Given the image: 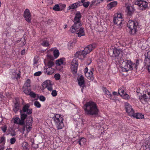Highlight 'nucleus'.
I'll return each mask as SVG.
<instances>
[{"mask_svg":"<svg viewBox=\"0 0 150 150\" xmlns=\"http://www.w3.org/2000/svg\"><path fill=\"white\" fill-rule=\"evenodd\" d=\"M83 109L86 114L94 116H96L99 112L96 103L91 101L87 102L84 105Z\"/></svg>","mask_w":150,"mask_h":150,"instance_id":"nucleus-1","label":"nucleus"},{"mask_svg":"<svg viewBox=\"0 0 150 150\" xmlns=\"http://www.w3.org/2000/svg\"><path fill=\"white\" fill-rule=\"evenodd\" d=\"M96 45L95 44H90L84 48V50L81 51L77 52L74 54L76 58H78L81 59L83 57L86 55L87 54L89 53L93 50L95 48Z\"/></svg>","mask_w":150,"mask_h":150,"instance_id":"nucleus-2","label":"nucleus"},{"mask_svg":"<svg viewBox=\"0 0 150 150\" xmlns=\"http://www.w3.org/2000/svg\"><path fill=\"white\" fill-rule=\"evenodd\" d=\"M29 104H27L23 106V108L22 110H20V113L21 114V120L23 121L25 123L24 120L27 117V115L25 113H22L23 112H27V114L28 115L31 114L32 112V109H29L30 106Z\"/></svg>","mask_w":150,"mask_h":150,"instance_id":"nucleus-3","label":"nucleus"},{"mask_svg":"<svg viewBox=\"0 0 150 150\" xmlns=\"http://www.w3.org/2000/svg\"><path fill=\"white\" fill-rule=\"evenodd\" d=\"M55 124L58 129H62L64 127L63 119L59 114H56L52 117Z\"/></svg>","mask_w":150,"mask_h":150,"instance_id":"nucleus-4","label":"nucleus"},{"mask_svg":"<svg viewBox=\"0 0 150 150\" xmlns=\"http://www.w3.org/2000/svg\"><path fill=\"white\" fill-rule=\"evenodd\" d=\"M134 64L130 60H126L123 61L121 64L122 70L124 72H127L129 70H132L133 69Z\"/></svg>","mask_w":150,"mask_h":150,"instance_id":"nucleus-5","label":"nucleus"},{"mask_svg":"<svg viewBox=\"0 0 150 150\" xmlns=\"http://www.w3.org/2000/svg\"><path fill=\"white\" fill-rule=\"evenodd\" d=\"M127 26L130 30V33L134 35L137 31V28L138 26V23L135 21L129 20L127 23Z\"/></svg>","mask_w":150,"mask_h":150,"instance_id":"nucleus-6","label":"nucleus"},{"mask_svg":"<svg viewBox=\"0 0 150 150\" xmlns=\"http://www.w3.org/2000/svg\"><path fill=\"white\" fill-rule=\"evenodd\" d=\"M78 66V60L76 58L72 60L71 63V69L72 73L76 74L77 72V68Z\"/></svg>","mask_w":150,"mask_h":150,"instance_id":"nucleus-7","label":"nucleus"},{"mask_svg":"<svg viewBox=\"0 0 150 150\" xmlns=\"http://www.w3.org/2000/svg\"><path fill=\"white\" fill-rule=\"evenodd\" d=\"M135 5H137L140 10H144L147 7V2L143 0H139L135 2Z\"/></svg>","mask_w":150,"mask_h":150,"instance_id":"nucleus-8","label":"nucleus"},{"mask_svg":"<svg viewBox=\"0 0 150 150\" xmlns=\"http://www.w3.org/2000/svg\"><path fill=\"white\" fill-rule=\"evenodd\" d=\"M149 99H150V92H148L147 91L145 93L139 96V100L142 103L147 101Z\"/></svg>","mask_w":150,"mask_h":150,"instance_id":"nucleus-9","label":"nucleus"},{"mask_svg":"<svg viewBox=\"0 0 150 150\" xmlns=\"http://www.w3.org/2000/svg\"><path fill=\"white\" fill-rule=\"evenodd\" d=\"M33 121L32 117L30 116L27 118L26 121V123L25 125V127L26 128L27 132H28L30 131L32 128V122Z\"/></svg>","mask_w":150,"mask_h":150,"instance_id":"nucleus-10","label":"nucleus"},{"mask_svg":"<svg viewBox=\"0 0 150 150\" xmlns=\"http://www.w3.org/2000/svg\"><path fill=\"white\" fill-rule=\"evenodd\" d=\"M125 7L126 8L125 11L127 15L129 16H132L135 11L134 7L128 4H126Z\"/></svg>","mask_w":150,"mask_h":150,"instance_id":"nucleus-11","label":"nucleus"},{"mask_svg":"<svg viewBox=\"0 0 150 150\" xmlns=\"http://www.w3.org/2000/svg\"><path fill=\"white\" fill-rule=\"evenodd\" d=\"M125 106L126 112L129 115L131 116L133 115L134 111L131 106L128 103H126L125 104Z\"/></svg>","mask_w":150,"mask_h":150,"instance_id":"nucleus-12","label":"nucleus"},{"mask_svg":"<svg viewBox=\"0 0 150 150\" xmlns=\"http://www.w3.org/2000/svg\"><path fill=\"white\" fill-rule=\"evenodd\" d=\"M24 16L26 21L29 23H31V15L28 9H26L25 10L24 13Z\"/></svg>","mask_w":150,"mask_h":150,"instance_id":"nucleus-13","label":"nucleus"},{"mask_svg":"<svg viewBox=\"0 0 150 150\" xmlns=\"http://www.w3.org/2000/svg\"><path fill=\"white\" fill-rule=\"evenodd\" d=\"M43 88H47V89L50 91L52 90V88L51 83V82L50 80H47L44 82L42 84Z\"/></svg>","mask_w":150,"mask_h":150,"instance_id":"nucleus-14","label":"nucleus"},{"mask_svg":"<svg viewBox=\"0 0 150 150\" xmlns=\"http://www.w3.org/2000/svg\"><path fill=\"white\" fill-rule=\"evenodd\" d=\"M144 63L145 65H149L150 64V50L144 54Z\"/></svg>","mask_w":150,"mask_h":150,"instance_id":"nucleus-15","label":"nucleus"},{"mask_svg":"<svg viewBox=\"0 0 150 150\" xmlns=\"http://www.w3.org/2000/svg\"><path fill=\"white\" fill-rule=\"evenodd\" d=\"M123 21V18H117L114 17L113 22L114 23L119 26V28H121V24L122 23V22Z\"/></svg>","mask_w":150,"mask_h":150,"instance_id":"nucleus-16","label":"nucleus"},{"mask_svg":"<svg viewBox=\"0 0 150 150\" xmlns=\"http://www.w3.org/2000/svg\"><path fill=\"white\" fill-rule=\"evenodd\" d=\"M54 70L51 67L44 68V71L45 74L47 75H51L54 73Z\"/></svg>","mask_w":150,"mask_h":150,"instance_id":"nucleus-17","label":"nucleus"},{"mask_svg":"<svg viewBox=\"0 0 150 150\" xmlns=\"http://www.w3.org/2000/svg\"><path fill=\"white\" fill-rule=\"evenodd\" d=\"M81 14L79 12H78L76 13L74 20V22H81Z\"/></svg>","mask_w":150,"mask_h":150,"instance_id":"nucleus-18","label":"nucleus"},{"mask_svg":"<svg viewBox=\"0 0 150 150\" xmlns=\"http://www.w3.org/2000/svg\"><path fill=\"white\" fill-rule=\"evenodd\" d=\"M16 100L13 108V110L15 113H16L19 110L20 104Z\"/></svg>","mask_w":150,"mask_h":150,"instance_id":"nucleus-19","label":"nucleus"},{"mask_svg":"<svg viewBox=\"0 0 150 150\" xmlns=\"http://www.w3.org/2000/svg\"><path fill=\"white\" fill-rule=\"evenodd\" d=\"M80 4V3H78L77 2L76 3L71 4L68 8V9L70 10L76 8L78 7L81 6V4Z\"/></svg>","mask_w":150,"mask_h":150,"instance_id":"nucleus-20","label":"nucleus"},{"mask_svg":"<svg viewBox=\"0 0 150 150\" xmlns=\"http://www.w3.org/2000/svg\"><path fill=\"white\" fill-rule=\"evenodd\" d=\"M76 34L78 35V37H79L84 36L85 33L84 30V28H81L79 30H77Z\"/></svg>","mask_w":150,"mask_h":150,"instance_id":"nucleus-21","label":"nucleus"},{"mask_svg":"<svg viewBox=\"0 0 150 150\" xmlns=\"http://www.w3.org/2000/svg\"><path fill=\"white\" fill-rule=\"evenodd\" d=\"M78 84L80 86H82V87L84 86L85 81L84 78L83 76H81L78 79Z\"/></svg>","mask_w":150,"mask_h":150,"instance_id":"nucleus-22","label":"nucleus"},{"mask_svg":"<svg viewBox=\"0 0 150 150\" xmlns=\"http://www.w3.org/2000/svg\"><path fill=\"white\" fill-rule=\"evenodd\" d=\"M86 77L89 79L93 80L94 79L92 71H90L85 74Z\"/></svg>","mask_w":150,"mask_h":150,"instance_id":"nucleus-23","label":"nucleus"},{"mask_svg":"<svg viewBox=\"0 0 150 150\" xmlns=\"http://www.w3.org/2000/svg\"><path fill=\"white\" fill-rule=\"evenodd\" d=\"M14 123L16 124H19L20 125H24L25 123L23 121H21V120L18 117H16L14 119Z\"/></svg>","mask_w":150,"mask_h":150,"instance_id":"nucleus-24","label":"nucleus"},{"mask_svg":"<svg viewBox=\"0 0 150 150\" xmlns=\"http://www.w3.org/2000/svg\"><path fill=\"white\" fill-rule=\"evenodd\" d=\"M117 4L116 1H114L111 2L107 5V8L108 10H110L114 7L116 6Z\"/></svg>","mask_w":150,"mask_h":150,"instance_id":"nucleus-25","label":"nucleus"},{"mask_svg":"<svg viewBox=\"0 0 150 150\" xmlns=\"http://www.w3.org/2000/svg\"><path fill=\"white\" fill-rule=\"evenodd\" d=\"M144 115L141 113H134V112L133 115L131 116H132L137 119H142L144 118Z\"/></svg>","mask_w":150,"mask_h":150,"instance_id":"nucleus-26","label":"nucleus"},{"mask_svg":"<svg viewBox=\"0 0 150 150\" xmlns=\"http://www.w3.org/2000/svg\"><path fill=\"white\" fill-rule=\"evenodd\" d=\"M121 51L120 50H118L117 49L115 48L113 50V56L117 57L119 56Z\"/></svg>","mask_w":150,"mask_h":150,"instance_id":"nucleus-27","label":"nucleus"},{"mask_svg":"<svg viewBox=\"0 0 150 150\" xmlns=\"http://www.w3.org/2000/svg\"><path fill=\"white\" fill-rule=\"evenodd\" d=\"M30 80L29 79H28L25 83L23 87L25 88H30Z\"/></svg>","mask_w":150,"mask_h":150,"instance_id":"nucleus-28","label":"nucleus"},{"mask_svg":"<svg viewBox=\"0 0 150 150\" xmlns=\"http://www.w3.org/2000/svg\"><path fill=\"white\" fill-rule=\"evenodd\" d=\"M86 142V139L84 138H82L79 139L78 142L80 145H83L85 144Z\"/></svg>","mask_w":150,"mask_h":150,"instance_id":"nucleus-29","label":"nucleus"},{"mask_svg":"<svg viewBox=\"0 0 150 150\" xmlns=\"http://www.w3.org/2000/svg\"><path fill=\"white\" fill-rule=\"evenodd\" d=\"M103 90L105 93L107 95V97L110 98L112 95L109 91L107 90L106 88H103Z\"/></svg>","mask_w":150,"mask_h":150,"instance_id":"nucleus-30","label":"nucleus"},{"mask_svg":"<svg viewBox=\"0 0 150 150\" xmlns=\"http://www.w3.org/2000/svg\"><path fill=\"white\" fill-rule=\"evenodd\" d=\"M23 91L25 94L29 95L30 94V92L31 91V90L30 88H23Z\"/></svg>","mask_w":150,"mask_h":150,"instance_id":"nucleus-31","label":"nucleus"},{"mask_svg":"<svg viewBox=\"0 0 150 150\" xmlns=\"http://www.w3.org/2000/svg\"><path fill=\"white\" fill-rule=\"evenodd\" d=\"M22 146L25 150H27L29 146V145L26 142H24L22 144Z\"/></svg>","mask_w":150,"mask_h":150,"instance_id":"nucleus-32","label":"nucleus"},{"mask_svg":"<svg viewBox=\"0 0 150 150\" xmlns=\"http://www.w3.org/2000/svg\"><path fill=\"white\" fill-rule=\"evenodd\" d=\"M82 24L81 23V22H74V24L73 25L76 28L77 30L80 28L82 26Z\"/></svg>","mask_w":150,"mask_h":150,"instance_id":"nucleus-33","label":"nucleus"},{"mask_svg":"<svg viewBox=\"0 0 150 150\" xmlns=\"http://www.w3.org/2000/svg\"><path fill=\"white\" fill-rule=\"evenodd\" d=\"M53 9L55 11H59L62 10V9L60 8V6L57 4L54 5L53 7Z\"/></svg>","mask_w":150,"mask_h":150,"instance_id":"nucleus-34","label":"nucleus"},{"mask_svg":"<svg viewBox=\"0 0 150 150\" xmlns=\"http://www.w3.org/2000/svg\"><path fill=\"white\" fill-rule=\"evenodd\" d=\"M77 29L72 25L70 29V32L72 33H76Z\"/></svg>","mask_w":150,"mask_h":150,"instance_id":"nucleus-35","label":"nucleus"},{"mask_svg":"<svg viewBox=\"0 0 150 150\" xmlns=\"http://www.w3.org/2000/svg\"><path fill=\"white\" fill-rule=\"evenodd\" d=\"M123 88V87H121L118 90L119 94L121 96H123L124 94L125 93V92L124 91V90Z\"/></svg>","mask_w":150,"mask_h":150,"instance_id":"nucleus-36","label":"nucleus"},{"mask_svg":"<svg viewBox=\"0 0 150 150\" xmlns=\"http://www.w3.org/2000/svg\"><path fill=\"white\" fill-rule=\"evenodd\" d=\"M55 58H57L59 55V52L58 50H55L53 52Z\"/></svg>","mask_w":150,"mask_h":150,"instance_id":"nucleus-37","label":"nucleus"},{"mask_svg":"<svg viewBox=\"0 0 150 150\" xmlns=\"http://www.w3.org/2000/svg\"><path fill=\"white\" fill-rule=\"evenodd\" d=\"M63 63V61L62 59H60L56 60V64L57 65L60 66Z\"/></svg>","mask_w":150,"mask_h":150,"instance_id":"nucleus-38","label":"nucleus"},{"mask_svg":"<svg viewBox=\"0 0 150 150\" xmlns=\"http://www.w3.org/2000/svg\"><path fill=\"white\" fill-rule=\"evenodd\" d=\"M19 45L21 47L23 46L26 43L25 39L23 38L19 41Z\"/></svg>","mask_w":150,"mask_h":150,"instance_id":"nucleus-39","label":"nucleus"},{"mask_svg":"<svg viewBox=\"0 0 150 150\" xmlns=\"http://www.w3.org/2000/svg\"><path fill=\"white\" fill-rule=\"evenodd\" d=\"M41 45L44 47H48L49 45L48 42L45 40L44 41L41 43Z\"/></svg>","mask_w":150,"mask_h":150,"instance_id":"nucleus-40","label":"nucleus"},{"mask_svg":"<svg viewBox=\"0 0 150 150\" xmlns=\"http://www.w3.org/2000/svg\"><path fill=\"white\" fill-rule=\"evenodd\" d=\"M114 17L117 18H123L122 17V15L121 13H120L119 14L117 13L115 14Z\"/></svg>","mask_w":150,"mask_h":150,"instance_id":"nucleus-41","label":"nucleus"},{"mask_svg":"<svg viewBox=\"0 0 150 150\" xmlns=\"http://www.w3.org/2000/svg\"><path fill=\"white\" fill-rule=\"evenodd\" d=\"M54 65V62L51 61H50L48 62L47 66L49 67H52Z\"/></svg>","mask_w":150,"mask_h":150,"instance_id":"nucleus-42","label":"nucleus"},{"mask_svg":"<svg viewBox=\"0 0 150 150\" xmlns=\"http://www.w3.org/2000/svg\"><path fill=\"white\" fill-rule=\"evenodd\" d=\"M34 105L38 108H40L41 107V105L39 102L37 101H35L34 103Z\"/></svg>","mask_w":150,"mask_h":150,"instance_id":"nucleus-43","label":"nucleus"},{"mask_svg":"<svg viewBox=\"0 0 150 150\" xmlns=\"http://www.w3.org/2000/svg\"><path fill=\"white\" fill-rule=\"evenodd\" d=\"M54 77L56 80H59L60 78V75L59 74H55L54 75Z\"/></svg>","mask_w":150,"mask_h":150,"instance_id":"nucleus-44","label":"nucleus"},{"mask_svg":"<svg viewBox=\"0 0 150 150\" xmlns=\"http://www.w3.org/2000/svg\"><path fill=\"white\" fill-rule=\"evenodd\" d=\"M7 127L6 125H4L3 126L1 127L2 130L4 133H5L7 130Z\"/></svg>","mask_w":150,"mask_h":150,"instance_id":"nucleus-45","label":"nucleus"},{"mask_svg":"<svg viewBox=\"0 0 150 150\" xmlns=\"http://www.w3.org/2000/svg\"><path fill=\"white\" fill-rule=\"evenodd\" d=\"M90 4V2L89 1H87L83 3L82 5L85 8H87Z\"/></svg>","mask_w":150,"mask_h":150,"instance_id":"nucleus-46","label":"nucleus"},{"mask_svg":"<svg viewBox=\"0 0 150 150\" xmlns=\"http://www.w3.org/2000/svg\"><path fill=\"white\" fill-rule=\"evenodd\" d=\"M51 94L53 97L56 96L57 95V93L56 90H52Z\"/></svg>","mask_w":150,"mask_h":150,"instance_id":"nucleus-47","label":"nucleus"},{"mask_svg":"<svg viewBox=\"0 0 150 150\" xmlns=\"http://www.w3.org/2000/svg\"><path fill=\"white\" fill-rule=\"evenodd\" d=\"M15 77L13 78L14 79H16L17 80H18L20 78V75L18 74L15 73Z\"/></svg>","mask_w":150,"mask_h":150,"instance_id":"nucleus-48","label":"nucleus"},{"mask_svg":"<svg viewBox=\"0 0 150 150\" xmlns=\"http://www.w3.org/2000/svg\"><path fill=\"white\" fill-rule=\"evenodd\" d=\"M29 95L31 97L33 98H34L36 97V94L33 92H31V91L30 92V94H29Z\"/></svg>","mask_w":150,"mask_h":150,"instance_id":"nucleus-49","label":"nucleus"},{"mask_svg":"<svg viewBox=\"0 0 150 150\" xmlns=\"http://www.w3.org/2000/svg\"><path fill=\"white\" fill-rule=\"evenodd\" d=\"M16 139L14 137H13L10 139V143L11 144H13L16 142Z\"/></svg>","mask_w":150,"mask_h":150,"instance_id":"nucleus-50","label":"nucleus"},{"mask_svg":"<svg viewBox=\"0 0 150 150\" xmlns=\"http://www.w3.org/2000/svg\"><path fill=\"white\" fill-rule=\"evenodd\" d=\"M122 96L123 97V98L125 99H128L129 98V96L127 94H126V92L124 94V95L123 96Z\"/></svg>","mask_w":150,"mask_h":150,"instance_id":"nucleus-51","label":"nucleus"},{"mask_svg":"<svg viewBox=\"0 0 150 150\" xmlns=\"http://www.w3.org/2000/svg\"><path fill=\"white\" fill-rule=\"evenodd\" d=\"M42 74V72L40 71H39L35 72L34 74V75L36 76H40Z\"/></svg>","mask_w":150,"mask_h":150,"instance_id":"nucleus-52","label":"nucleus"},{"mask_svg":"<svg viewBox=\"0 0 150 150\" xmlns=\"http://www.w3.org/2000/svg\"><path fill=\"white\" fill-rule=\"evenodd\" d=\"M5 137H2L0 139V143H1L4 142H5Z\"/></svg>","mask_w":150,"mask_h":150,"instance_id":"nucleus-53","label":"nucleus"},{"mask_svg":"<svg viewBox=\"0 0 150 150\" xmlns=\"http://www.w3.org/2000/svg\"><path fill=\"white\" fill-rule=\"evenodd\" d=\"M40 99L41 101H44L45 100V98L44 96H41L40 97Z\"/></svg>","mask_w":150,"mask_h":150,"instance_id":"nucleus-54","label":"nucleus"},{"mask_svg":"<svg viewBox=\"0 0 150 150\" xmlns=\"http://www.w3.org/2000/svg\"><path fill=\"white\" fill-rule=\"evenodd\" d=\"M52 21V19H49L48 20V21H47V24L49 25H50Z\"/></svg>","mask_w":150,"mask_h":150,"instance_id":"nucleus-55","label":"nucleus"},{"mask_svg":"<svg viewBox=\"0 0 150 150\" xmlns=\"http://www.w3.org/2000/svg\"><path fill=\"white\" fill-rule=\"evenodd\" d=\"M66 5L65 4H62V5H61L59 6H60V8H61L62 9V10L64 9L66 7Z\"/></svg>","mask_w":150,"mask_h":150,"instance_id":"nucleus-56","label":"nucleus"},{"mask_svg":"<svg viewBox=\"0 0 150 150\" xmlns=\"http://www.w3.org/2000/svg\"><path fill=\"white\" fill-rule=\"evenodd\" d=\"M96 0L92 1L91 2V4H90V6H92L93 4H94L95 3L96 4Z\"/></svg>","mask_w":150,"mask_h":150,"instance_id":"nucleus-57","label":"nucleus"},{"mask_svg":"<svg viewBox=\"0 0 150 150\" xmlns=\"http://www.w3.org/2000/svg\"><path fill=\"white\" fill-rule=\"evenodd\" d=\"M78 2L81 3L80 4H81V6L85 2V0H81V1H79Z\"/></svg>","mask_w":150,"mask_h":150,"instance_id":"nucleus-58","label":"nucleus"},{"mask_svg":"<svg viewBox=\"0 0 150 150\" xmlns=\"http://www.w3.org/2000/svg\"><path fill=\"white\" fill-rule=\"evenodd\" d=\"M25 49H24L23 50L21 51V54L22 55H24L25 54Z\"/></svg>","mask_w":150,"mask_h":150,"instance_id":"nucleus-59","label":"nucleus"},{"mask_svg":"<svg viewBox=\"0 0 150 150\" xmlns=\"http://www.w3.org/2000/svg\"><path fill=\"white\" fill-rule=\"evenodd\" d=\"M96 0V5H97V4H98L100 3L101 2H103V0Z\"/></svg>","mask_w":150,"mask_h":150,"instance_id":"nucleus-60","label":"nucleus"},{"mask_svg":"<svg viewBox=\"0 0 150 150\" xmlns=\"http://www.w3.org/2000/svg\"><path fill=\"white\" fill-rule=\"evenodd\" d=\"M139 60L138 59H137L135 63V67L136 68L137 66L139 64Z\"/></svg>","mask_w":150,"mask_h":150,"instance_id":"nucleus-61","label":"nucleus"},{"mask_svg":"<svg viewBox=\"0 0 150 150\" xmlns=\"http://www.w3.org/2000/svg\"><path fill=\"white\" fill-rule=\"evenodd\" d=\"M147 66V70L150 73V64L149 65H146Z\"/></svg>","mask_w":150,"mask_h":150,"instance_id":"nucleus-62","label":"nucleus"},{"mask_svg":"<svg viewBox=\"0 0 150 150\" xmlns=\"http://www.w3.org/2000/svg\"><path fill=\"white\" fill-rule=\"evenodd\" d=\"M88 68H87V67H86L85 69L84 70V72L85 73V74H86V73L88 72Z\"/></svg>","mask_w":150,"mask_h":150,"instance_id":"nucleus-63","label":"nucleus"},{"mask_svg":"<svg viewBox=\"0 0 150 150\" xmlns=\"http://www.w3.org/2000/svg\"><path fill=\"white\" fill-rule=\"evenodd\" d=\"M4 149V147L2 146H0V150H3Z\"/></svg>","mask_w":150,"mask_h":150,"instance_id":"nucleus-64","label":"nucleus"}]
</instances>
